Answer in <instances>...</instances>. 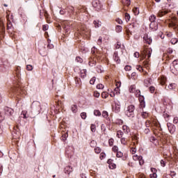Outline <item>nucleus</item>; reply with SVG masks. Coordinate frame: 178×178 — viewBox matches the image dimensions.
I'll return each instance as SVG.
<instances>
[{
  "label": "nucleus",
  "instance_id": "obj_1",
  "mask_svg": "<svg viewBox=\"0 0 178 178\" xmlns=\"http://www.w3.org/2000/svg\"><path fill=\"white\" fill-rule=\"evenodd\" d=\"M152 54V49H145L142 53L143 58H147H147L146 59V60H145L143 62V65L146 67H147V66H148V65H149V58H151Z\"/></svg>",
  "mask_w": 178,
  "mask_h": 178
},
{
  "label": "nucleus",
  "instance_id": "obj_2",
  "mask_svg": "<svg viewBox=\"0 0 178 178\" xmlns=\"http://www.w3.org/2000/svg\"><path fill=\"white\" fill-rule=\"evenodd\" d=\"M31 108L34 113H40L41 111V104L39 102H33L31 106Z\"/></svg>",
  "mask_w": 178,
  "mask_h": 178
},
{
  "label": "nucleus",
  "instance_id": "obj_3",
  "mask_svg": "<svg viewBox=\"0 0 178 178\" xmlns=\"http://www.w3.org/2000/svg\"><path fill=\"white\" fill-rule=\"evenodd\" d=\"M135 109H136V107L134 106V105H129L127 108V111H125V115L128 118H133L134 116V111H135Z\"/></svg>",
  "mask_w": 178,
  "mask_h": 178
},
{
  "label": "nucleus",
  "instance_id": "obj_4",
  "mask_svg": "<svg viewBox=\"0 0 178 178\" xmlns=\"http://www.w3.org/2000/svg\"><path fill=\"white\" fill-rule=\"evenodd\" d=\"M22 91V88H19L18 86H14L11 88L10 94H11V97H13L15 94H17V92H19Z\"/></svg>",
  "mask_w": 178,
  "mask_h": 178
},
{
  "label": "nucleus",
  "instance_id": "obj_5",
  "mask_svg": "<svg viewBox=\"0 0 178 178\" xmlns=\"http://www.w3.org/2000/svg\"><path fill=\"white\" fill-rule=\"evenodd\" d=\"M3 34H5V26L2 20L0 19V35H3ZM0 44H2V36H0Z\"/></svg>",
  "mask_w": 178,
  "mask_h": 178
},
{
  "label": "nucleus",
  "instance_id": "obj_6",
  "mask_svg": "<svg viewBox=\"0 0 178 178\" xmlns=\"http://www.w3.org/2000/svg\"><path fill=\"white\" fill-rule=\"evenodd\" d=\"M167 127H168V130L171 134H173V133H175V131H176V127L173 124L168 122L167 124Z\"/></svg>",
  "mask_w": 178,
  "mask_h": 178
},
{
  "label": "nucleus",
  "instance_id": "obj_7",
  "mask_svg": "<svg viewBox=\"0 0 178 178\" xmlns=\"http://www.w3.org/2000/svg\"><path fill=\"white\" fill-rule=\"evenodd\" d=\"M143 40L144 41H145V42L147 44H148L149 45H151V44H152V38H151L150 36H148V35H145L143 37Z\"/></svg>",
  "mask_w": 178,
  "mask_h": 178
},
{
  "label": "nucleus",
  "instance_id": "obj_8",
  "mask_svg": "<svg viewBox=\"0 0 178 178\" xmlns=\"http://www.w3.org/2000/svg\"><path fill=\"white\" fill-rule=\"evenodd\" d=\"M72 172H73V168H72L70 165L66 166L64 169V173H65V175H69Z\"/></svg>",
  "mask_w": 178,
  "mask_h": 178
},
{
  "label": "nucleus",
  "instance_id": "obj_9",
  "mask_svg": "<svg viewBox=\"0 0 178 178\" xmlns=\"http://www.w3.org/2000/svg\"><path fill=\"white\" fill-rule=\"evenodd\" d=\"M113 60H115V62H116V63L118 64L120 63V58H119L118 52H114Z\"/></svg>",
  "mask_w": 178,
  "mask_h": 178
},
{
  "label": "nucleus",
  "instance_id": "obj_10",
  "mask_svg": "<svg viewBox=\"0 0 178 178\" xmlns=\"http://www.w3.org/2000/svg\"><path fill=\"white\" fill-rule=\"evenodd\" d=\"M152 79H147L144 80V86L145 87H149L152 84Z\"/></svg>",
  "mask_w": 178,
  "mask_h": 178
},
{
  "label": "nucleus",
  "instance_id": "obj_11",
  "mask_svg": "<svg viewBox=\"0 0 178 178\" xmlns=\"http://www.w3.org/2000/svg\"><path fill=\"white\" fill-rule=\"evenodd\" d=\"M170 69L173 74H175V76L178 74L177 70H176V67H175L173 63L170 65Z\"/></svg>",
  "mask_w": 178,
  "mask_h": 178
},
{
  "label": "nucleus",
  "instance_id": "obj_12",
  "mask_svg": "<svg viewBox=\"0 0 178 178\" xmlns=\"http://www.w3.org/2000/svg\"><path fill=\"white\" fill-rule=\"evenodd\" d=\"M159 83H160V84H161V86H165V84L166 83V77L161 76V78L159 79Z\"/></svg>",
  "mask_w": 178,
  "mask_h": 178
},
{
  "label": "nucleus",
  "instance_id": "obj_13",
  "mask_svg": "<svg viewBox=\"0 0 178 178\" xmlns=\"http://www.w3.org/2000/svg\"><path fill=\"white\" fill-rule=\"evenodd\" d=\"M168 13V11L166 10H159L157 13L158 17H162V16H165Z\"/></svg>",
  "mask_w": 178,
  "mask_h": 178
},
{
  "label": "nucleus",
  "instance_id": "obj_14",
  "mask_svg": "<svg viewBox=\"0 0 178 178\" xmlns=\"http://www.w3.org/2000/svg\"><path fill=\"white\" fill-rule=\"evenodd\" d=\"M81 79H84L87 76V70H81L80 72Z\"/></svg>",
  "mask_w": 178,
  "mask_h": 178
},
{
  "label": "nucleus",
  "instance_id": "obj_15",
  "mask_svg": "<svg viewBox=\"0 0 178 178\" xmlns=\"http://www.w3.org/2000/svg\"><path fill=\"white\" fill-rule=\"evenodd\" d=\"M122 130L125 134H127L128 133L130 132V128L127 125H123L122 126Z\"/></svg>",
  "mask_w": 178,
  "mask_h": 178
},
{
  "label": "nucleus",
  "instance_id": "obj_16",
  "mask_svg": "<svg viewBox=\"0 0 178 178\" xmlns=\"http://www.w3.org/2000/svg\"><path fill=\"white\" fill-rule=\"evenodd\" d=\"M149 22H151V23H154L155 22V20H156V16H155L154 15H152L149 17ZM150 26H152V24H151Z\"/></svg>",
  "mask_w": 178,
  "mask_h": 178
},
{
  "label": "nucleus",
  "instance_id": "obj_17",
  "mask_svg": "<svg viewBox=\"0 0 178 178\" xmlns=\"http://www.w3.org/2000/svg\"><path fill=\"white\" fill-rule=\"evenodd\" d=\"M13 109L10 108H6V115H13Z\"/></svg>",
  "mask_w": 178,
  "mask_h": 178
},
{
  "label": "nucleus",
  "instance_id": "obj_18",
  "mask_svg": "<svg viewBox=\"0 0 178 178\" xmlns=\"http://www.w3.org/2000/svg\"><path fill=\"white\" fill-rule=\"evenodd\" d=\"M93 24L95 25V29L101 27V22H99V20H95L93 22Z\"/></svg>",
  "mask_w": 178,
  "mask_h": 178
},
{
  "label": "nucleus",
  "instance_id": "obj_19",
  "mask_svg": "<svg viewBox=\"0 0 178 178\" xmlns=\"http://www.w3.org/2000/svg\"><path fill=\"white\" fill-rule=\"evenodd\" d=\"M97 65V60L92 58H90L89 60V66H95Z\"/></svg>",
  "mask_w": 178,
  "mask_h": 178
},
{
  "label": "nucleus",
  "instance_id": "obj_20",
  "mask_svg": "<svg viewBox=\"0 0 178 178\" xmlns=\"http://www.w3.org/2000/svg\"><path fill=\"white\" fill-rule=\"evenodd\" d=\"M71 111L73 113H76L77 112V105L74 104L71 106Z\"/></svg>",
  "mask_w": 178,
  "mask_h": 178
},
{
  "label": "nucleus",
  "instance_id": "obj_21",
  "mask_svg": "<svg viewBox=\"0 0 178 178\" xmlns=\"http://www.w3.org/2000/svg\"><path fill=\"white\" fill-rule=\"evenodd\" d=\"M141 116L143 119H147L149 116V113L147 111H143L141 113Z\"/></svg>",
  "mask_w": 178,
  "mask_h": 178
},
{
  "label": "nucleus",
  "instance_id": "obj_22",
  "mask_svg": "<svg viewBox=\"0 0 178 178\" xmlns=\"http://www.w3.org/2000/svg\"><path fill=\"white\" fill-rule=\"evenodd\" d=\"M129 92L134 94V92H136V86L131 85L129 88Z\"/></svg>",
  "mask_w": 178,
  "mask_h": 178
},
{
  "label": "nucleus",
  "instance_id": "obj_23",
  "mask_svg": "<svg viewBox=\"0 0 178 178\" xmlns=\"http://www.w3.org/2000/svg\"><path fill=\"white\" fill-rule=\"evenodd\" d=\"M168 88L169 90H175L176 88V83H170L168 85Z\"/></svg>",
  "mask_w": 178,
  "mask_h": 178
},
{
  "label": "nucleus",
  "instance_id": "obj_24",
  "mask_svg": "<svg viewBox=\"0 0 178 178\" xmlns=\"http://www.w3.org/2000/svg\"><path fill=\"white\" fill-rule=\"evenodd\" d=\"M171 44H172V45H175V44H177L178 42V38H172L170 40Z\"/></svg>",
  "mask_w": 178,
  "mask_h": 178
},
{
  "label": "nucleus",
  "instance_id": "obj_25",
  "mask_svg": "<svg viewBox=\"0 0 178 178\" xmlns=\"http://www.w3.org/2000/svg\"><path fill=\"white\" fill-rule=\"evenodd\" d=\"M172 65H174V67H175V69L177 70V73H178V61L177 60H174L172 62Z\"/></svg>",
  "mask_w": 178,
  "mask_h": 178
},
{
  "label": "nucleus",
  "instance_id": "obj_26",
  "mask_svg": "<svg viewBox=\"0 0 178 178\" xmlns=\"http://www.w3.org/2000/svg\"><path fill=\"white\" fill-rule=\"evenodd\" d=\"M122 30V26L118 25L115 28L116 33H121Z\"/></svg>",
  "mask_w": 178,
  "mask_h": 178
},
{
  "label": "nucleus",
  "instance_id": "obj_27",
  "mask_svg": "<svg viewBox=\"0 0 178 178\" xmlns=\"http://www.w3.org/2000/svg\"><path fill=\"white\" fill-rule=\"evenodd\" d=\"M136 95V97H141V91H140V90H136L135 92H134Z\"/></svg>",
  "mask_w": 178,
  "mask_h": 178
},
{
  "label": "nucleus",
  "instance_id": "obj_28",
  "mask_svg": "<svg viewBox=\"0 0 178 178\" xmlns=\"http://www.w3.org/2000/svg\"><path fill=\"white\" fill-rule=\"evenodd\" d=\"M115 123L116 124H118V126H122V124H123V121L121 119H117Z\"/></svg>",
  "mask_w": 178,
  "mask_h": 178
},
{
  "label": "nucleus",
  "instance_id": "obj_29",
  "mask_svg": "<svg viewBox=\"0 0 178 178\" xmlns=\"http://www.w3.org/2000/svg\"><path fill=\"white\" fill-rule=\"evenodd\" d=\"M121 144H122L123 145H127V140L125 139V138H122Z\"/></svg>",
  "mask_w": 178,
  "mask_h": 178
},
{
  "label": "nucleus",
  "instance_id": "obj_30",
  "mask_svg": "<svg viewBox=\"0 0 178 178\" xmlns=\"http://www.w3.org/2000/svg\"><path fill=\"white\" fill-rule=\"evenodd\" d=\"M67 11L69 13H73V12H74V8L73 6H69L67 8Z\"/></svg>",
  "mask_w": 178,
  "mask_h": 178
},
{
  "label": "nucleus",
  "instance_id": "obj_31",
  "mask_svg": "<svg viewBox=\"0 0 178 178\" xmlns=\"http://www.w3.org/2000/svg\"><path fill=\"white\" fill-rule=\"evenodd\" d=\"M145 126L146 128L149 129V127L151 126V121L147 120L145 123Z\"/></svg>",
  "mask_w": 178,
  "mask_h": 178
},
{
  "label": "nucleus",
  "instance_id": "obj_32",
  "mask_svg": "<svg viewBox=\"0 0 178 178\" xmlns=\"http://www.w3.org/2000/svg\"><path fill=\"white\" fill-rule=\"evenodd\" d=\"M94 115L95 116H101V111L99 110H95Z\"/></svg>",
  "mask_w": 178,
  "mask_h": 178
},
{
  "label": "nucleus",
  "instance_id": "obj_33",
  "mask_svg": "<svg viewBox=\"0 0 178 178\" xmlns=\"http://www.w3.org/2000/svg\"><path fill=\"white\" fill-rule=\"evenodd\" d=\"M124 17H125L126 22L130 21V15L129 13H126L124 15Z\"/></svg>",
  "mask_w": 178,
  "mask_h": 178
},
{
  "label": "nucleus",
  "instance_id": "obj_34",
  "mask_svg": "<svg viewBox=\"0 0 178 178\" xmlns=\"http://www.w3.org/2000/svg\"><path fill=\"white\" fill-rule=\"evenodd\" d=\"M75 81H76V84H78L79 86H81V81L80 78L75 77Z\"/></svg>",
  "mask_w": 178,
  "mask_h": 178
},
{
  "label": "nucleus",
  "instance_id": "obj_35",
  "mask_svg": "<svg viewBox=\"0 0 178 178\" xmlns=\"http://www.w3.org/2000/svg\"><path fill=\"white\" fill-rule=\"evenodd\" d=\"M90 147H92V148H94V147H96L97 145V142L95 140H92L90 143Z\"/></svg>",
  "mask_w": 178,
  "mask_h": 178
},
{
  "label": "nucleus",
  "instance_id": "obj_36",
  "mask_svg": "<svg viewBox=\"0 0 178 178\" xmlns=\"http://www.w3.org/2000/svg\"><path fill=\"white\" fill-rule=\"evenodd\" d=\"M76 62H77L78 63H83V58H81V57H76L75 59Z\"/></svg>",
  "mask_w": 178,
  "mask_h": 178
},
{
  "label": "nucleus",
  "instance_id": "obj_37",
  "mask_svg": "<svg viewBox=\"0 0 178 178\" xmlns=\"http://www.w3.org/2000/svg\"><path fill=\"white\" fill-rule=\"evenodd\" d=\"M102 116L103 118H105V119H106V118L109 116V114L107 113V111H104L102 112Z\"/></svg>",
  "mask_w": 178,
  "mask_h": 178
},
{
  "label": "nucleus",
  "instance_id": "obj_38",
  "mask_svg": "<svg viewBox=\"0 0 178 178\" xmlns=\"http://www.w3.org/2000/svg\"><path fill=\"white\" fill-rule=\"evenodd\" d=\"M138 162L140 166H142V165H144V159H143V156L139 157Z\"/></svg>",
  "mask_w": 178,
  "mask_h": 178
},
{
  "label": "nucleus",
  "instance_id": "obj_39",
  "mask_svg": "<svg viewBox=\"0 0 178 178\" xmlns=\"http://www.w3.org/2000/svg\"><path fill=\"white\" fill-rule=\"evenodd\" d=\"M97 45H102V37L99 36L97 40Z\"/></svg>",
  "mask_w": 178,
  "mask_h": 178
},
{
  "label": "nucleus",
  "instance_id": "obj_40",
  "mask_svg": "<svg viewBox=\"0 0 178 178\" xmlns=\"http://www.w3.org/2000/svg\"><path fill=\"white\" fill-rule=\"evenodd\" d=\"M122 136H123V131H118L117 137H118V138H120L122 137Z\"/></svg>",
  "mask_w": 178,
  "mask_h": 178
},
{
  "label": "nucleus",
  "instance_id": "obj_41",
  "mask_svg": "<svg viewBox=\"0 0 178 178\" xmlns=\"http://www.w3.org/2000/svg\"><path fill=\"white\" fill-rule=\"evenodd\" d=\"M142 156H138V155H134L133 156V159L134 161H139L140 158H141Z\"/></svg>",
  "mask_w": 178,
  "mask_h": 178
},
{
  "label": "nucleus",
  "instance_id": "obj_42",
  "mask_svg": "<svg viewBox=\"0 0 178 178\" xmlns=\"http://www.w3.org/2000/svg\"><path fill=\"white\" fill-rule=\"evenodd\" d=\"M114 93L119 95V94H120V89L119 88H115L114 90Z\"/></svg>",
  "mask_w": 178,
  "mask_h": 178
},
{
  "label": "nucleus",
  "instance_id": "obj_43",
  "mask_svg": "<svg viewBox=\"0 0 178 178\" xmlns=\"http://www.w3.org/2000/svg\"><path fill=\"white\" fill-rule=\"evenodd\" d=\"M5 120V115H3V113H0V123H2Z\"/></svg>",
  "mask_w": 178,
  "mask_h": 178
},
{
  "label": "nucleus",
  "instance_id": "obj_44",
  "mask_svg": "<svg viewBox=\"0 0 178 178\" xmlns=\"http://www.w3.org/2000/svg\"><path fill=\"white\" fill-rule=\"evenodd\" d=\"M101 148L100 147H96L95 148V154H101Z\"/></svg>",
  "mask_w": 178,
  "mask_h": 178
},
{
  "label": "nucleus",
  "instance_id": "obj_45",
  "mask_svg": "<svg viewBox=\"0 0 178 178\" xmlns=\"http://www.w3.org/2000/svg\"><path fill=\"white\" fill-rule=\"evenodd\" d=\"M116 156L117 158H122V156H123V153L122 152H117Z\"/></svg>",
  "mask_w": 178,
  "mask_h": 178
},
{
  "label": "nucleus",
  "instance_id": "obj_46",
  "mask_svg": "<svg viewBox=\"0 0 178 178\" xmlns=\"http://www.w3.org/2000/svg\"><path fill=\"white\" fill-rule=\"evenodd\" d=\"M140 108L142 109L145 108V102H140Z\"/></svg>",
  "mask_w": 178,
  "mask_h": 178
},
{
  "label": "nucleus",
  "instance_id": "obj_47",
  "mask_svg": "<svg viewBox=\"0 0 178 178\" xmlns=\"http://www.w3.org/2000/svg\"><path fill=\"white\" fill-rule=\"evenodd\" d=\"M124 70H126V72H130V70H131V66L130 65H126L124 67Z\"/></svg>",
  "mask_w": 178,
  "mask_h": 178
},
{
  "label": "nucleus",
  "instance_id": "obj_48",
  "mask_svg": "<svg viewBox=\"0 0 178 178\" xmlns=\"http://www.w3.org/2000/svg\"><path fill=\"white\" fill-rule=\"evenodd\" d=\"M149 92H151V94H154V92H155V87L154 86H150L149 88Z\"/></svg>",
  "mask_w": 178,
  "mask_h": 178
},
{
  "label": "nucleus",
  "instance_id": "obj_49",
  "mask_svg": "<svg viewBox=\"0 0 178 178\" xmlns=\"http://www.w3.org/2000/svg\"><path fill=\"white\" fill-rule=\"evenodd\" d=\"M33 65H26V70H29V72H31V70H33Z\"/></svg>",
  "mask_w": 178,
  "mask_h": 178
},
{
  "label": "nucleus",
  "instance_id": "obj_50",
  "mask_svg": "<svg viewBox=\"0 0 178 178\" xmlns=\"http://www.w3.org/2000/svg\"><path fill=\"white\" fill-rule=\"evenodd\" d=\"M97 88L98 90H102L104 88V85L103 84H101V83H99L98 85H97Z\"/></svg>",
  "mask_w": 178,
  "mask_h": 178
},
{
  "label": "nucleus",
  "instance_id": "obj_51",
  "mask_svg": "<svg viewBox=\"0 0 178 178\" xmlns=\"http://www.w3.org/2000/svg\"><path fill=\"white\" fill-rule=\"evenodd\" d=\"M102 97L103 98H104V99L108 98V93H106V92H103L102 93Z\"/></svg>",
  "mask_w": 178,
  "mask_h": 178
},
{
  "label": "nucleus",
  "instance_id": "obj_52",
  "mask_svg": "<svg viewBox=\"0 0 178 178\" xmlns=\"http://www.w3.org/2000/svg\"><path fill=\"white\" fill-rule=\"evenodd\" d=\"M90 129H91V131H92V133H95V131L96 130L95 125V124H91Z\"/></svg>",
  "mask_w": 178,
  "mask_h": 178
},
{
  "label": "nucleus",
  "instance_id": "obj_53",
  "mask_svg": "<svg viewBox=\"0 0 178 178\" xmlns=\"http://www.w3.org/2000/svg\"><path fill=\"white\" fill-rule=\"evenodd\" d=\"M81 118L82 119H86V118H87V113H81Z\"/></svg>",
  "mask_w": 178,
  "mask_h": 178
},
{
  "label": "nucleus",
  "instance_id": "obj_54",
  "mask_svg": "<svg viewBox=\"0 0 178 178\" xmlns=\"http://www.w3.org/2000/svg\"><path fill=\"white\" fill-rule=\"evenodd\" d=\"M112 149H113V152H118L119 147H118V146H113Z\"/></svg>",
  "mask_w": 178,
  "mask_h": 178
},
{
  "label": "nucleus",
  "instance_id": "obj_55",
  "mask_svg": "<svg viewBox=\"0 0 178 178\" xmlns=\"http://www.w3.org/2000/svg\"><path fill=\"white\" fill-rule=\"evenodd\" d=\"M136 69L139 71V72H143L144 70L143 69V67L141 65H136Z\"/></svg>",
  "mask_w": 178,
  "mask_h": 178
},
{
  "label": "nucleus",
  "instance_id": "obj_56",
  "mask_svg": "<svg viewBox=\"0 0 178 178\" xmlns=\"http://www.w3.org/2000/svg\"><path fill=\"white\" fill-rule=\"evenodd\" d=\"M95 80H96V78L95 76L92 77L90 81V84H94V83H95Z\"/></svg>",
  "mask_w": 178,
  "mask_h": 178
},
{
  "label": "nucleus",
  "instance_id": "obj_57",
  "mask_svg": "<svg viewBox=\"0 0 178 178\" xmlns=\"http://www.w3.org/2000/svg\"><path fill=\"white\" fill-rule=\"evenodd\" d=\"M113 141H114L113 138L109 139L108 144H109L110 147H112V145H113Z\"/></svg>",
  "mask_w": 178,
  "mask_h": 178
},
{
  "label": "nucleus",
  "instance_id": "obj_58",
  "mask_svg": "<svg viewBox=\"0 0 178 178\" xmlns=\"http://www.w3.org/2000/svg\"><path fill=\"white\" fill-rule=\"evenodd\" d=\"M48 28H49L48 24L43 25L42 26L43 31H47V30H48Z\"/></svg>",
  "mask_w": 178,
  "mask_h": 178
},
{
  "label": "nucleus",
  "instance_id": "obj_59",
  "mask_svg": "<svg viewBox=\"0 0 178 178\" xmlns=\"http://www.w3.org/2000/svg\"><path fill=\"white\" fill-rule=\"evenodd\" d=\"M99 95H100L99 92L97 91L94 92V97H95V98H99Z\"/></svg>",
  "mask_w": 178,
  "mask_h": 178
},
{
  "label": "nucleus",
  "instance_id": "obj_60",
  "mask_svg": "<svg viewBox=\"0 0 178 178\" xmlns=\"http://www.w3.org/2000/svg\"><path fill=\"white\" fill-rule=\"evenodd\" d=\"M98 5H99V1H95V2H93L94 8H98Z\"/></svg>",
  "mask_w": 178,
  "mask_h": 178
},
{
  "label": "nucleus",
  "instance_id": "obj_61",
  "mask_svg": "<svg viewBox=\"0 0 178 178\" xmlns=\"http://www.w3.org/2000/svg\"><path fill=\"white\" fill-rule=\"evenodd\" d=\"M173 123H174L175 124H178V117H175V118H174Z\"/></svg>",
  "mask_w": 178,
  "mask_h": 178
},
{
  "label": "nucleus",
  "instance_id": "obj_62",
  "mask_svg": "<svg viewBox=\"0 0 178 178\" xmlns=\"http://www.w3.org/2000/svg\"><path fill=\"white\" fill-rule=\"evenodd\" d=\"M134 13H135V15H138V13H140V11L138 10V8H134Z\"/></svg>",
  "mask_w": 178,
  "mask_h": 178
},
{
  "label": "nucleus",
  "instance_id": "obj_63",
  "mask_svg": "<svg viewBox=\"0 0 178 178\" xmlns=\"http://www.w3.org/2000/svg\"><path fill=\"white\" fill-rule=\"evenodd\" d=\"M105 156H106V154H105V153L102 152L100 154V159H104V158H105Z\"/></svg>",
  "mask_w": 178,
  "mask_h": 178
},
{
  "label": "nucleus",
  "instance_id": "obj_64",
  "mask_svg": "<svg viewBox=\"0 0 178 178\" xmlns=\"http://www.w3.org/2000/svg\"><path fill=\"white\" fill-rule=\"evenodd\" d=\"M157 176L158 175L155 172H153L152 174H150V177L151 178H156Z\"/></svg>",
  "mask_w": 178,
  "mask_h": 178
}]
</instances>
